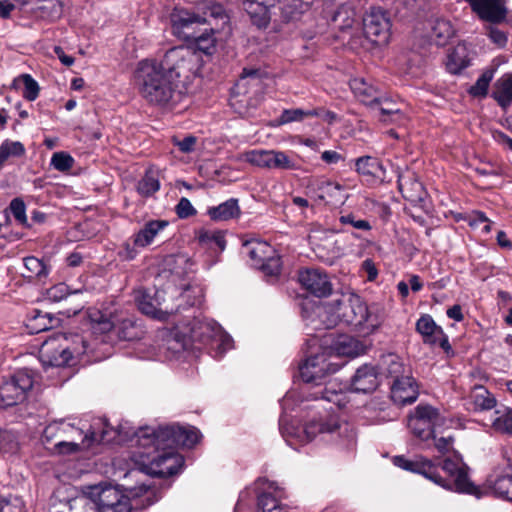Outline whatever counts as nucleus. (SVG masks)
Returning <instances> with one entry per match:
<instances>
[{"mask_svg": "<svg viewBox=\"0 0 512 512\" xmlns=\"http://www.w3.org/2000/svg\"><path fill=\"white\" fill-rule=\"evenodd\" d=\"M393 463L404 470L423 475L444 489L479 496L478 487L470 481L466 467L459 461L445 459L434 463L421 456L412 460L395 456Z\"/></svg>", "mask_w": 512, "mask_h": 512, "instance_id": "nucleus-1", "label": "nucleus"}, {"mask_svg": "<svg viewBox=\"0 0 512 512\" xmlns=\"http://www.w3.org/2000/svg\"><path fill=\"white\" fill-rule=\"evenodd\" d=\"M129 423L117 428L110 426L104 418H94L90 424L82 422L80 426L66 425V454L89 452L97 454L100 446L110 443L124 444L129 439Z\"/></svg>", "mask_w": 512, "mask_h": 512, "instance_id": "nucleus-2", "label": "nucleus"}, {"mask_svg": "<svg viewBox=\"0 0 512 512\" xmlns=\"http://www.w3.org/2000/svg\"><path fill=\"white\" fill-rule=\"evenodd\" d=\"M314 314L320 318L326 329H331L343 323L369 334L381 324L379 317L370 312L365 302L355 294L343 297L334 303L317 307Z\"/></svg>", "mask_w": 512, "mask_h": 512, "instance_id": "nucleus-3", "label": "nucleus"}, {"mask_svg": "<svg viewBox=\"0 0 512 512\" xmlns=\"http://www.w3.org/2000/svg\"><path fill=\"white\" fill-rule=\"evenodd\" d=\"M127 431L129 439L126 443L137 447V450L132 452L131 459L139 471L157 477H167L178 473L184 459L175 451L174 447L159 445L158 441L144 446L137 441L135 436L138 429L135 430L129 425Z\"/></svg>", "mask_w": 512, "mask_h": 512, "instance_id": "nucleus-4", "label": "nucleus"}, {"mask_svg": "<svg viewBox=\"0 0 512 512\" xmlns=\"http://www.w3.org/2000/svg\"><path fill=\"white\" fill-rule=\"evenodd\" d=\"M134 82L139 94L149 104L167 105L173 98L177 83L156 60L145 59L137 64Z\"/></svg>", "mask_w": 512, "mask_h": 512, "instance_id": "nucleus-5", "label": "nucleus"}, {"mask_svg": "<svg viewBox=\"0 0 512 512\" xmlns=\"http://www.w3.org/2000/svg\"><path fill=\"white\" fill-rule=\"evenodd\" d=\"M339 368L338 364L329 361L325 352H321L307 357L299 370L300 376L305 383H311L316 386L325 384V388L320 392L321 396H318V393H316L315 399L321 398L341 406L343 401L342 388L336 390L335 384L332 381L326 382V378L330 374L337 372Z\"/></svg>", "mask_w": 512, "mask_h": 512, "instance_id": "nucleus-6", "label": "nucleus"}, {"mask_svg": "<svg viewBox=\"0 0 512 512\" xmlns=\"http://www.w3.org/2000/svg\"><path fill=\"white\" fill-rule=\"evenodd\" d=\"M200 8L198 11H191L184 8H175L171 13L172 32L175 36L185 41L195 37V32L205 24H211L210 19H226L227 16L223 7L219 4H211Z\"/></svg>", "mask_w": 512, "mask_h": 512, "instance_id": "nucleus-7", "label": "nucleus"}, {"mask_svg": "<svg viewBox=\"0 0 512 512\" xmlns=\"http://www.w3.org/2000/svg\"><path fill=\"white\" fill-rule=\"evenodd\" d=\"M137 441L147 446L155 441L166 447H192L200 439L199 431L194 427H181L176 425L159 427H141L135 433Z\"/></svg>", "mask_w": 512, "mask_h": 512, "instance_id": "nucleus-8", "label": "nucleus"}, {"mask_svg": "<svg viewBox=\"0 0 512 512\" xmlns=\"http://www.w3.org/2000/svg\"><path fill=\"white\" fill-rule=\"evenodd\" d=\"M345 435L343 446L352 449L356 443V437L353 429L348 424H341L335 415L313 418L302 427L301 430L288 432L289 435L296 437L302 443H308L316 438L317 435L335 434Z\"/></svg>", "mask_w": 512, "mask_h": 512, "instance_id": "nucleus-9", "label": "nucleus"}, {"mask_svg": "<svg viewBox=\"0 0 512 512\" xmlns=\"http://www.w3.org/2000/svg\"><path fill=\"white\" fill-rule=\"evenodd\" d=\"M192 341L208 346L214 357H221L233 347V340L220 325L211 319H195L191 329Z\"/></svg>", "mask_w": 512, "mask_h": 512, "instance_id": "nucleus-10", "label": "nucleus"}, {"mask_svg": "<svg viewBox=\"0 0 512 512\" xmlns=\"http://www.w3.org/2000/svg\"><path fill=\"white\" fill-rule=\"evenodd\" d=\"M159 64L177 82L181 77L194 75L201 65L198 52L190 47L178 46L169 49Z\"/></svg>", "mask_w": 512, "mask_h": 512, "instance_id": "nucleus-11", "label": "nucleus"}, {"mask_svg": "<svg viewBox=\"0 0 512 512\" xmlns=\"http://www.w3.org/2000/svg\"><path fill=\"white\" fill-rule=\"evenodd\" d=\"M243 253L251 265L261 269L266 276L277 277L281 271V259L276 250L266 241L247 240L243 243Z\"/></svg>", "mask_w": 512, "mask_h": 512, "instance_id": "nucleus-12", "label": "nucleus"}, {"mask_svg": "<svg viewBox=\"0 0 512 512\" xmlns=\"http://www.w3.org/2000/svg\"><path fill=\"white\" fill-rule=\"evenodd\" d=\"M445 425V417L431 405L419 404L408 417L411 433L422 441L435 439L437 428Z\"/></svg>", "mask_w": 512, "mask_h": 512, "instance_id": "nucleus-13", "label": "nucleus"}, {"mask_svg": "<svg viewBox=\"0 0 512 512\" xmlns=\"http://www.w3.org/2000/svg\"><path fill=\"white\" fill-rule=\"evenodd\" d=\"M35 382V372L28 368L16 371L0 385V402L10 407L23 402Z\"/></svg>", "mask_w": 512, "mask_h": 512, "instance_id": "nucleus-14", "label": "nucleus"}, {"mask_svg": "<svg viewBox=\"0 0 512 512\" xmlns=\"http://www.w3.org/2000/svg\"><path fill=\"white\" fill-rule=\"evenodd\" d=\"M88 499L96 512H131L130 499L111 485L89 487Z\"/></svg>", "mask_w": 512, "mask_h": 512, "instance_id": "nucleus-15", "label": "nucleus"}, {"mask_svg": "<svg viewBox=\"0 0 512 512\" xmlns=\"http://www.w3.org/2000/svg\"><path fill=\"white\" fill-rule=\"evenodd\" d=\"M364 34L376 45H386L391 36V21L382 8H371L363 20Z\"/></svg>", "mask_w": 512, "mask_h": 512, "instance_id": "nucleus-16", "label": "nucleus"}, {"mask_svg": "<svg viewBox=\"0 0 512 512\" xmlns=\"http://www.w3.org/2000/svg\"><path fill=\"white\" fill-rule=\"evenodd\" d=\"M40 360L43 367L59 368L64 365V333L61 331L50 335L40 348Z\"/></svg>", "mask_w": 512, "mask_h": 512, "instance_id": "nucleus-17", "label": "nucleus"}, {"mask_svg": "<svg viewBox=\"0 0 512 512\" xmlns=\"http://www.w3.org/2000/svg\"><path fill=\"white\" fill-rule=\"evenodd\" d=\"M355 170L371 186L390 182V179H387L385 167L376 157L366 155L357 158L355 160Z\"/></svg>", "mask_w": 512, "mask_h": 512, "instance_id": "nucleus-18", "label": "nucleus"}, {"mask_svg": "<svg viewBox=\"0 0 512 512\" xmlns=\"http://www.w3.org/2000/svg\"><path fill=\"white\" fill-rule=\"evenodd\" d=\"M298 280L302 287L317 297H327L332 292V284L328 275L316 268L301 270Z\"/></svg>", "mask_w": 512, "mask_h": 512, "instance_id": "nucleus-19", "label": "nucleus"}, {"mask_svg": "<svg viewBox=\"0 0 512 512\" xmlns=\"http://www.w3.org/2000/svg\"><path fill=\"white\" fill-rule=\"evenodd\" d=\"M419 390L415 379L409 375L394 379L391 386V400L398 405L412 404L418 398Z\"/></svg>", "mask_w": 512, "mask_h": 512, "instance_id": "nucleus-20", "label": "nucleus"}, {"mask_svg": "<svg viewBox=\"0 0 512 512\" xmlns=\"http://www.w3.org/2000/svg\"><path fill=\"white\" fill-rule=\"evenodd\" d=\"M160 298L161 293L157 291L154 297H151L147 293H141L136 297V301L139 310L143 314L159 320H166L169 315L178 312L179 306L175 309L173 307H169L168 305H164V307H162Z\"/></svg>", "mask_w": 512, "mask_h": 512, "instance_id": "nucleus-21", "label": "nucleus"}, {"mask_svg": "<svg viewBox=\"0 0 512 512\" xmlns=\"http://www.w3.org/2000/svg\"><path fill=\"white\" fill-rule=\"evenodd\" d=\"M483 20L498 23L506 17V0H465Z\"/></svg>", "mask_w": 512, "mask_h": 512, "instance_id": "nucleus-22", "label": "nucleus"}, {"mask_svg": "<svg viewBox=\"0 0 512 512\" xmlns=\"http://www.w3.org/2000/svg\"><path fill=\"white\" fill-rule=\"evenodd\" d=\"M416 331L422 336L424 343L431 345L440 344L444 347V344L448 342L443 329L428 314L422 315L417 320Z\"/></svg>", "mask_w": 512, "mask_h": 512, "instance_id": "nucleus-23", "label": "nucleus"}, {"mask_svg": "<svg viewBox=\"0 0 512 512\" xmlns=\"http://www.w3.org/2000/svg\"><path fill=\"white\" fill-rule=\"evenodd\" d=\"M97 326L103 332L115 329L118 338L126 341L138 339L142 334L140 326L131 318L123 319L117 326H114L111 321L101 318L97 321Z\"/></svg>", "mask_w": 512, "mask_h": 512, "instance_id": "nucleus-24", "label": "nucleus"}, {"mask_svg": "<svg viewBox=\"0 0 512 512\" xmlns=\"http://www.w3.org/2000/svg\"><path fill=\"white\" fill-rule=\"evenodd\" d=\"M378 386L376 369L371 365L358 368L351 379L350 389L357 393L373 392Z\"/></svg>", "mask_w": 512, "mask_h": 512, "instance_id": "nucleus-25", "label": "nucleus"}, {"mask_svg": "<svg viewBox=\"0 0 512 512\" xmlns=\"http://www.w3.org/2000/svg\"><path fill=\"white\" fill-rule=\"evenodd\" d=\"M276 0H243V8L258 28H265L270 22L269 9Z\"/></svg>", "mask_w": 512, "mask_h": 512, "instance_id": "nucleus-26", "label": "nucleus"}, {"mask_svg": "<svg viewBox=\"0 0 512 512\" xmlns=\"http://www.w3.org/2000/svg\"><path fill=\"white\" fill-rule=\"evenodd\" d=\"M315 191L319 199L331 205H342L347 199L344 193V187L338 182L329 179H319L316 181Z\"/></svg>", "mask_w": 512, "mask_h": 512, "instance_id": "nucleus-27", "label": "nucleus"}, {"mask_svg": "<svg viewBox=\"0 0 512 512\" xmlns=\"http://www.w3.org/2000/svg\"><path fill=\"white\" fill-rule=\"evenodd\" d=\"M467 404L472 411L483 412L495 408L497 400L487 388L475 385L468 396Z\"/></svg>", "mask_w": 512, "mask_h": 512, "instance_id": "nucleus-28", "label": "nucleus"}, {"mask_svg": "<svg viewBox=\"0 0 512 512\" xmlns=\"http://www.w3.org/2000/svg\"><path fill=\"white\" fill-rule=\"evenodd\" d=\"M350 89L354 96L365 105H373L380 102V91L368 83L364 78L356 77L350 80Z\"/></svg>", "mask_w": 512, "mask_h": 512, "instance_id": "nucleus-29", "label": "nucleus"}, {"mask_svg": "<svg viewBox=\"0 0 512 512\" xmlns=\"http://www.w3.org/2000/svg\"><path fill=\"white\" fill-rule=\"evenodd\" d=\"M63 429L60 422H52L43 431L42 443L52 453H62L64 447Z\"/></svg>", "mask_w": 512, "mask_h": 512, "instance_id": "nucleus-30", "label": "nucleus"}, {"mask_svg": "<svg viewBox=\"0 0 512 512\" xmlns=\"http://www.w3.org/2000/svg\"><path fill=\"white\" fill-rule=\"evenodd\" d=\"M491 96L502 108L512 104V73H505L495 81Z\"/></svg>", "mask_w": 512, "mask_h": 512, "instance_id": "nucleus-31", "label": "nucleus"}, {"mask_svg": "<svg viewBox=\"0 0 512 512\" xmlns=\"http://www.w3.org/2000/svg\"><path fill=\"white\" fill-rule=\"evenodd\" d=\"M167 225L168 222L165 220L148 221L137 233L133 235L134 244L141 248L147 247L153 242L158 233L167 227Z\"/></svg>", "mask_w": 512, "mask_h": 512, "instance_id": "nucleus-32", "label": "nucleus"}, {"mask_svg": "<svg viewBox=\"0 0 512 512\" xmlns=\"http://www.w3.org/2000/svg\"><path fill=\"white\" fill-rule=\"evenodd\" d=\"M240 213L241 210L238 205V200L235 198H230L218 206L210 207L207 210L210 219L217 222L237 218Z\"/></svg>", "mask_w": 512, "mask_h": 512, "instance_id": "nucleus-33", "label": "nucleus"}, {"mask_svg": "<svg viewBox=\"0 0 512 512\" xmlns=\"http://www.w3.org/2000/svg\"><path fill=\"white\" fill-rule=\"evenodd\" d=\"M337 355L356 357L365 352L366 346L358 339L349 335H341L333 346Z\"/></svg>", "mask_w": 512, "mask_h": 512, "instance_id": "nucleus-34", "label": "nucleus"}, {"mask_svg": "<svg viewBox=\"0 0 512 512\" xmlns=\"http://www.w3.org/2000/svg\"><path fill=\"white\" fill-rule=\"evenodd\" d=\"M367 412H383V415H371L369 418L371 419L373 424H380L387 421L394 420L396 418V414L391 409V406L388 401L380 400L379 398L372 399L366 406Z\"/></svg>", "mask_w": 512, "mask_h": 512, "instance_id": "nucleus-35", "label": "nucleus"}, {"mask_svg": "<svg viewBox=\"0 0 512 512\" xmlns=\"http://www.w3.org/2000/svg\"><path fill=\"white\" fill-rule=\"evenodd\" d=\"M491 427L499 433L512 434V408L502 406L494 411Z\"/></svg>", "mask_w": 512, "mask_h": 512, "instance_id": "nucleus-36", "label": "nucleus"}, {"mask_svg": "<svg viewBox=\"0 0 512 512\" xmlns=\"http://www.w3.org/2000/svg\"><path fill=\"white\" fill-rule=\"evenodd\" d=\"M189 42H193L195 49L204 54L211 55L215 51L216 39L212 28L199 29Z\"/></svg>", "mask_w": 512, "mask_h": 512, "instance_id": "nucleus-37", "label": "nucleus"}, {"mask_svg": "<svg viewBox=\"0 0 512 512\" xmlns=\"http://www.w3.org/2000/svg\"><path fill=\"white\" fill-rule=\"evenodd\" d=\"M53 321L58 323L60 319L54 318L51 313L34 311L33 315L28 318L26 325L30 333L36 334L51 329L54 326Z\"/></svg>", "mask_w": 512, "mask_h": 512, "instance_id": "nucleus-38", "label": "nucleus"}, {"mask_svg": "<svg viewBox=\"0 0 512 512\" xmlns=\"http://www.w3.org/2000/svg\"><path fill=\"white\" fill-rule=\"evenodd\" d=\"M239 159L259 168L271 169V150H249L243 152Z\"/></svg>", "mask_w": 512, "mask_h": 512, "instance_id": "nucleus-39", "label": "nucleus"}, {"mask_svg": "<svg viewBox=\"0 0 512 512\" xmlns=\"http://www.w3.org/2000/svg\"><path fill=\"white\" fill-rule=\"evenodd\" d=\"M493 491L499 497L512 501V468L497 476L492 484Z\"/></svg>", "mask_w": 512, "mask_h": 512, "instance_id": "nucleus-40", "label": "nucleus"}, {"mask_svg": "<svg viewBox=\"0 0 512 512\" xmlns=\"http://www.w3.org/2000/svg\"><path fill=\"white\" fill-rule=\"evenodd\" d=\"M380 102L377 103L380 112V120L384 123H400L404 119V115L399 108L394 107L395 105L389 102L387 99L380 97Z\"/></svg>", "mask_w": 512, "mask_h": 512, "instance_id": "nucleus-41", "label": "nucleus"}, {"mask_svg": "<svg viewBox=\"0 0 512 512\" xmlns=\"http://www.w3.org/2000/svg\"><path fill=\"white\" fill-rule=\"evenodd\" d=\"M355 11L349 5L343 4L331 16V22L339 29L350 28L354 23Z\"/></svg>", "mask_w": 512, "mask_h": 512, "instance_id": "nucleus-42", "label": "nucleus"}, {"mask_svg": "<svg viewBox=\"0 0 512 512\" xmlns=\"http://www.w3.org/2000/svg\"><path fill=\"white\" fill-rule=\"evenodd\" d=\"M398 189L403 196L410 200L421 199L422 184L417 180L406 179L398 175Z\"/></svg>", "mask_w": 512, "mask_h": 512, "instance_id": "nucleus-43", "label": "nucleus"}, {"mask_svg": "<svg viewBox=\"0 0 512 512\" xmlns=\"http://www.w3.org/2000/svg\"><path fill=\"white\" fill-rule=\"evenodd\" d=\"M463 52L464 48L457 47L448 54L446 68L450 73L457 74L468 66V60Z\"/></svg>", "mask_w": 512, "mask_h": 512, "instance_id": "nucleus-44", "label": "nucleus"}, {"mask_svg": "<svg viewBox=\"0 0 512 512\" xmlns=\"http://www.w3.org/2000/svg\"><path fill=\"white\" fill-rule=\"evenodd\" d=\"M160 188V182L156 175L153 172L148 171L145 175L139 180L137 184V191L140 195L144 197H149L157 192Z\"/></svg>", "mask_w": 512, "mask_h": 512, "instance_id": "nucleus-45", "label": "nucleus"}, {"mask_svg": "<svg viewBox=\"0 0 512 512\" xmlns=\"http://www.w3.org/2000/svg\"><path fill=\"white\" fill-rule=\"evenodd\" d=\"M494 69H486L479 76L474 85L469 89V93L474 97H485L488 93L489 85L494 77Z\"/></svg>", "mask_w": 512, "mask_h": 512, "instance_id": "nucleus-46", "label": "nucleus"}, {"mask_svg": "<svg viewBox=\"0 0 512 512\" xmlns=\"http://www.w3.org/2000/svg\"><path fill=\"white\" fill-rule=\"evenodd\" d=\"M455 33L451 22L444 18L436 19L433 25V34L438 38L439 44H444Z\"/></svg>", "mask_w": 512, "mask_h": 512, "instance_id": "nucleus-47", "label": "nucleus"}, {"mask_svg": "<svg viewBox=\"0 0 512 512\" xmlns=\"http://www.w3.org/2000/svg\"><path fill=\"white\" fill-rule=\"evenodd\" d=\"M271 169L293 170L297 168L296 162L283 151L271 150Z\"/></svg>", "mask_w": 512, "mask_h": 512, "instance_id": "nucleus-48", "label": "nucleus"}, {"mask_svg": "<svg viewBox=\"0 0 512 512\" xmlns=\"http://www.w3.org/2000/svg\"><path fill=\"white\" fill-rule=\"evenodd\" d=\"M310 9V3L306 0H291L282 7L283 14L289 19H297L298 16Z\"/></svg>", "mask_w": 512, "mask_h": 512, "instance_id": "nucleus-49", "label": "nucleus"}, {"mask_svg": "<svg viewBox=\"0 0 512 512\" xmlns=\"http://www.w3.org/2000/svg\"><path fill=\"white\" fill-rule=\"evenodd\" d=\"M72 346L66 348V366L73 365V360L83 355L86 351V342L79 335H74L71 339Z\"/></svg>", "mask_w": 512, "mask_h": 512, "instance_id": "nucleus-50", "label": "nucleus"}, {"mask_svg": "<svg viewBox=\"0 0 512 512\" xmlns=\"http://www.w3.org/2000/svg\"><path fill=\"white\" fill-rule=\"evenodd\" d=\"M342 225H350L356 230L370 231L372 226L368 220L358 218L354 213L342 214L339 217Z\"/></svg>", "mask_w": 512, "mask_h": 512, "instance_id": "nucleus-51", "label": "nucleus"}, {"mask_svg": "<svg viewBox=\"0 0 512 512\" xmlns=\"http://www.w3.org/2000/svg\"><path fill=\"white\" fill-rule=\"evenodd\" d=\"M23 83V97L29 101H33L38 97L39 86L38 83L29 74H23L18 79Z\"/></svg>", "mask_w": 512, "mask_h": 512, "instance_id": "nucleus-52", "label": "nucleus"}, {"mask_svg": "<svg viewBox=\"0 0 512 512\" xmlns=\"http://www.w3.org/2000/svg\"><path fill=\"white\" fill-rule=\"evenodd\" d=\"M70 512H96V508L89 501L87 496H79L69 501Z\"/></svg>", "mask_w": 512, "mask_h": 512, "instance_id": "nucleus-53", "label": "nucleus"}, {"mask_svg": "<svg viewBox=\"0 0 512 512\" xmlns=\"http://www.w3.org/2000/svg\"><path fill=\"white\" fill-rule=\"evenodd\" d=\"M269 488L273 489V491L275 492L276 495H271V493H269V492L261 493L258 496L259 512H263V507H262L261 501L263 500L264 497L268 498L265 501L268 503L267 507H270L271 510L276 508L277 505H279V498L282 496V491L278 487L274 486V484H271Z\"/></svg>", "mask_w": 512, "mask_h": 512, "instance_id": "nucleus-54", "label": "nucleus"}, {"mask_svg": "<svg viewBox=\"0 0 512 512\" xmlns=\"http://www.w3.org/2000/svg\"><path fill=\"white\" fill-rule=\"evenodd\" d=\"M9 209L15 219L20 223L25 225L27 223L26 217V206L23 200L19 198H15L11 201L9 205Z\"/></svg>", "mask_w": 512, "mask_h": 512, "instance_id": "nucleus-55", "label": "nucleus"}, {"mask_svg": "<svg viewBox=\"0 0 512 512\" xmlns=\"http://www.w3.org/2000/svg\"><path fill=\"white\" fill-rule=\"evenodd\" d=\"M305 118L304 110L297 108V109H285L279 119L278 123L280 125H284L291 122H299L302 121Z\"/></svg>", "mask_w": 512, "mask_h": 512, "instance_id": "nucleus-56", "label": "nucleus"}, {"mask_svg": "<svg viewBox=\"0 0 512 512\" xmlns=\"http://www.w3.org/2000/svg\"><path fill=\"white\" fill-rule=\"evenodd\" d=\"M176 213L179 218L185 219L196 215L197 211L189 199L182 197L176 205Z\"/></svg>", "mask_w": 512, "mask_h": 512, "instance_id": "nucleus-57", "label": "nucleus"}, {"mask_svg": "<svg viewBox=\"0 0 512 512\" xmlns=\"http://www.w3.org/2000/svg\"><path fill=\"white\" fill-rule=\"evenodd\" d=\"M197 138L193 135H188L183 139L179 140L173 138V144L179 148L182 153H191L195 150Z\"/></svg>", "mask_w": 512, "mask_h": 512, "instance_id": "nucleus-58", "label": "nucleus"}, {"mask_svg": "<svg viewBox=\"0 0 512 512\" xmlns=\"http://www.w3.org/2000/svg\"><path fill=\"white\" fill-rule=\"evenodd\" d=\"M387 373L394 379L401 378L400 374L403 372V364L398 357L391 355L388 357Z\"/></svg>", "mask_w": 512, "mask_h": 512, "instance_id": "nucleus-59", "label": "nucleus"}, {"mask_svg": "<svg viewBox=\"0 0 512 512\" xmlns=\"http://www.w3.org/2000/svg\"><path fill=\"white\" fill-rule=\"evenodd\" d=\"M138 248L135 244H134V236L132 237V243L130 241H126L123 246H122V249L121 251H119V256L124 259V260H133L137 254H138Z\"/></svg>", "mask_w": 512, "mask_h": 512, "instance_id": "nucleus-60", "label": "nucleus"}, {"mask_svg": "<svg viewBox=\"0 0 512 512\" xmlns=\"http://www.w3.org/2000/svg\"><path fill=\"white\" fill-rule=\"evenodd\" d=\"M488 36L499 47H504L507 43V35L497 28L489 27Z\"/></svg>", "mask_w": 512, "mask_h": 512, "instance_id": "nucleus-61", "label": "nucleus"}, {"mask_svg": "<svg viewBox=\"0 0 512 512\" xmlns=\"http://www.w3.org/2000/svg\"><path fill=\"white\" fill-rule=\"evenodd\" d=\"M47 300L57 303L64 299V286L63 284H57L47 290Z\"/></svg>", "mask_w": 512, "mask_h": 512, "instance_id": "nucleus-62", "label": "nucleus"}, {"mask_svg": "<svg viewBox=\"0 0 512 512\" xmlns=\"http://www.w3.org/2000/svg\"><path fill=\"white\" fill-rule=\"evenodd\" d=\"M247 79H251L253 82L258 83L259 82V70L256 69H243V72L241 74V77L239 79V82L237 83V86H244L245 81Z\"/></svg>", "mask_w": 512, "mask_h": 512, "instance_id": "nucleus-63", "label": "nucleus"}, {"mask_svg": "<svg viewBox=\"0 0 512 512\" xmlns=\"http://www.w3.org/2000/svg\"><path fill=\"white\" fill-rule=\"evenodd\" d=\"M25 267L35 275H39L42 272V263L35 257H27L24 259Z\"/></svg>", "mask_w": 512, "mask_h": 512, "instance_id": "nucleus-64", "label": "nucleus"}]
</instances>
